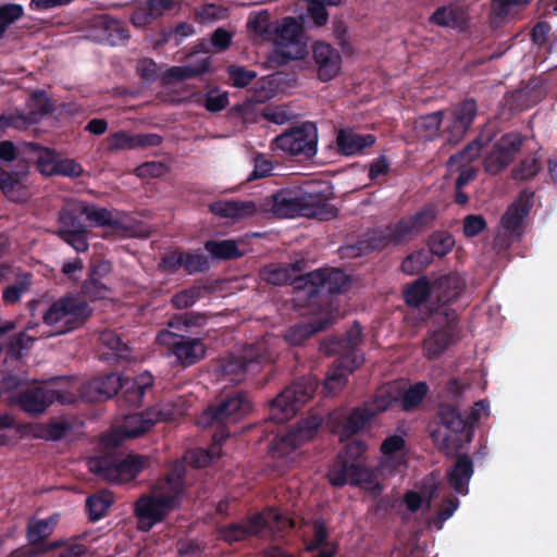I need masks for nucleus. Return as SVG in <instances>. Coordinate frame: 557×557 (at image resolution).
I'll return each mask as SVG.
<instances>
[{
	"label": "nucleus",
	"instance_id": "obj_1",
	"mask_svg": "<svg viewBox=\"0 0 557 557\" xmlns=\"http://www.w3.org/2000/svg\"><path fill=\"white\" fill-rule=\"evenodd\" d=\"M361 342L362 327L359 322L355 321L345 334L330 337L322 344L321 349L325 354L338 355L324 381L323 388L327 395L335 394L343 388L348 375L363 363V355L358 349Z\"/></svg>",
	"mask_w": 557,
	"mask_h": 557
},
{
	"label": "nucleus",
	"instance_id": "obj_2",
	"mask_svg": "<svg viewBox=\"0 0 557 557\" xmlns=\"http://www.w3.org/2000/svg\"><path fill=\"white\" fill-rule=\"evenodd\" d=\"M184 491V470H173L166 478L159 481L151 495H143L135 503L137 528L141 532H149L157 523L180 505V497Z\"/></svg>",
	"mask_w": 557,
	"mask_h": 557
},
{
	"label": "nucleus",
	"instance_id": "obj_3",
	"mask_svg": "<svg viewBox=\"0 0 557 557\" xmlns=\"http://www.w3.org/2000/svg\"><path fill=\"white\" fill-rule=\"evenodd\" d=\"M272 212L278 218L305 216L329 221L337 209L329 202L323 191H307L299 187L282 188L271 196Z\"/></svg>",
	"mask_w": 557,
	"mask_h": 557
},
{
	"label": "nucleus",
	"instance_id": "obj_4",
	"mask_svg": "<svg viewBox=\"0 0 557 557\" xmlns=\"http://www.w3.org/2000/svg\"><path fill=\"white\" fill-rule=\"evenodd\" d=\"M295 300L307 306H321L327 295L342 294L350 285L341 269H319L294 277Z\"/></svg>",
	"mask_w": 557,
	"mask_h": 557
},
{
	"label": "nucleus",
	"instance_id": "obj_5",
	"mask_svg": "<svg viewBox=\"0 0 557 557\" xmlns=\"http://www.w3.org/2000/svg\"><path fill=\"white\" fill-rule=\"evenodd\" d=\"M433 424L430 436L436 448L446 455L455 454L472 441V425L449 404L438 406Z\"/></svg>",
	"mask_w": 557,
	"mask_h": 557
},
{
	"label": "nucleus",
	"instance_id": "obj_6",
	"mask_svg": "<svg viewBox=\"0 0 557 557\" xmlns=\"http://www.w3.org/2000/svg\"><path fill=\"white\" fill-rule=\"evenodd\" d=\"M275 45L270 60L278 66H284L290 61L301 60L307 54V45L304 41V27L293 16H286L276 21L271 38Z\"/></svg>",
	"mask_w": 557,
	"mask_h": 557
},
{
	"label": "nucleus",
	"instance_id": "obj_7",
	"mask_svg": "<svg viewBox=\"0 0 557 557\" xmlns=\"http://www.w3.org/2000/svg\"><path fill=\"white\" fill-rule=\"evenodd\" d=\"M173 419V410L165 407H150L139 413L126 414L121 425L107 431V450L117 448L125 440L143 436L159 422Z\"/></svg>",
	"mask_w": 557,
	"mask_h": 557
},
{
	"label": "nucleus",
	"instance_id": "obj_8",
	"mask_svg": "<svg viewBox=\"0 0 557 557\" xmlns=\"http://www.w3.org/2000/svg\"><path fill=\"white\" fill-rule=\"evenodd\" d=\"M275 351L269 341L261 339L247 345L239 356L230 355L221 362L222 374L230 381L239 383L247 373L259 372L264 364L274 360Z\"/></svg>",
	"mask_w": 557,
	"mask_h": 557
},
{
	"label": "nucleus",
	"instance_id": "obj_9",
	"mask_svg": "<svg viewBox=\"0 0 557 557\" xmlns=\"http://www.w3.org/2000/svg\"><path fill=\"white\" fill-rule=\"evenodd\" d=\"M154 379L145 371L129 377L107 373V400L114 398L116 406L122 410L137 409L143 405L145 395L153 386Z\"/></svg>",
	"mask_w": 557,
	"mask_h": 557
},
{
	"label": "nucleus",
	"instance_id": "obj_10",
	"mask_svg": "<svg viewBox=\"0 0 557 557\" xmlns=\"http://www.w3.org/2000/svg\"><path fill=\"white\" fill-rule=\"evenodd\" d=\"M317 388L318 381L313 376L294 381L271 400L269 419L276 423L288 421L314 395Z\"/></svg>",
	"mask_w": 557,
	"mask_h": 557
},
{
	"label": "nucleus",
	"instance_id": "obj_11",
	"mask_svg": "<svg viewBox=\"0 0 557 557\" xmlns=\"http://www.w3.org/2000/svg\"><path fill=\"white\" fill-rule=\"evenodd\" d=\"M91 314L87 302L74 295H65L54 300L42 315L44 322L63 334L79 327Z\"/></svg>",
	"mask_w": 557,
	"mask_h": 557
},
{
	"label": "nucleus",
	"instance_id": "obj_12",
	"mask_svg": "<svg viewBox=\"0 0 557 557\" xmlns=\"http://www.w3.org/2000/svg\"><path fill=\"white\" fill-rule=\"evenodd\" d=\"M252 410V401L245 391H234L224 395L218 403L208 406L199 419L203 426L234 423Z\"/></svg>",
	"mask_w": 557,
	"mask_h": 557
},
{
	"label": "nucleus",
	"instance_id": "obj_13",
	"mask_svg": "<svg viewBox=\"0 0 557 557\" xmlns=\"http://www.w3.org/2000/svg\"><path fill=\"white\" fill-rule=\"evenodd\" d=\"M83 215L95 220L99 225L104 224L102 211L90 212L82 203L66 205L59 218L60 227L58 233L60 237L77 251H86L88 248L85 226L81 221Z\"/></svg>",
	"mask_w": 557,
	"mask_h": 557
},
{
	"label": "nucleus",
	"instance_id": "obj_14",
	"mask_svg": "<svg viewBox=\"0 0 557 557\" xmlns=\"http://www.w3.org/2000/svg\"><path fill=\"white\" fill-rule=\"evenodd\" d=\"M329 483L334 487H343L346 484L364 486L372 491L382 492V486L376 480L375 472L358 462L346 460L345 455H337L327 471Z\"/></svg>",
	"mask_w": 557,
	"mask_h": 557
},
{
	"label": "nucleus",
	"instance_id": "obj_15",
	"mask_svg": "<svg viewBox=\"0 0 557 557\" xmlns=\"http://www.w3.org/2000/svg\"><path fill=\"white\" fill-rule=\"evenodd\" d=\"M274 149L283 152L310 159L318 150V128L311 122H305L298 126L290 127L277 135L272 143Z\"/></svg>",
	"mask_w": 557,
	"mask_h": 557
},
{
	"label": "nucleus",
	"instance_id": "obj_16",
	"mask_svg": "<svg viewBox=\"0 0 557 557\" xmlns=\"http://www.w3.org/2000/svg\"><path fill=\"white\" fill-rule=\"evenodd\" d=\"M322 419L309 416L299 420L295 426L284 434H277L270 442L269 453L272 457H285L305 442L311 440L321 426Z\"/></svg>",
	"mask_w": 557,
	"mask_h": 557
},
{
	"label": "nucleus",
	"instance_id": "obj_17",
	"mask_svg": "<svg viewBox=\"0 0 557 557\" xmlns=\"http://www.w3.org/2000/svg\"><path fill=\"white\" fill-rule=\"evenodd\" d=\"M525 140L518 132L504 134L484 157V170L496 175L505 170L516 158Z\"/></svg>",
	"mask_w": 557,
	"mask_h": 557
},
{
	"label": "nucleus",
	"instance_id": "obj_18",
	"mask_svg": "<svg viewBox=\"0 0 557 557\" xmlns=\"http://www.w3.org/2000/svg\"><path fill=\"white\" fill-rule=\"evenodd\" d=\"M157 339L160 344L169 346L171 352L184 366H193L205 357L206 347L199 338H191L163 330Z\"/></svg>",
	"mask_w": 557,
	"mask_h": 557
},
{
	"label": "nucleus",
	"instance_id": "obj_19",
	"mask_svg": "<svg viewBox=\"0 0 557 557\" xmlns=\"http://www.w3.org/2000/svg\"><path fill=\"white\" fill-rule=\"evenodd\" d=\"M73 404L75 395L70 392H62L46 386H33L21 393L18 405L21 408L33 414L42 413L52 403Z\"/></svg>",
	"mask_w": 557,
	"mask_h": 557
},
{
	"label": "nucleus",
	"instance_id": "obj_20",
	"mask_svg": "<svg viewBox=\"0 0 557 557\" xmlns=\"http://www.w3.org/2000/svg\"><path fill=\"white\" fill-rule=\"evenodd\" d=\"M490 139L491 138L487 137L484 140L483 136L480 135L478 138L469 143L461 151L449 157L448 166L450 169L456 166L457 170H460L455 183L456 189H463L466 185L476 177V169L469 166V164L480 156L481 150Z\"/></svg>",
	"mask_w": 557,
	"mask_h": 557
},
{
	"label": "nucleus",
	"instance_id": "obj_21",
	"mask_svg": "<svg viewBox=\"0 0 557 557\" xmlns=\"http://www.w3.org/2000/svg\"><path fill=\"white\" fill-rule=\"evenodd\" d=\"M442 313L445 315L446 325L428 332L423 339V354L432 360L444 354L454 343L457 314L453 309H444Z\"/></svg>",
	"mask_w": 557,
	"mask_h": 557
},
{
	"label": "nucleus",
	"instance_id": "obj_22",
	"mask_svg": "<svg viewBox=\"0 0 557 557\" xmlns=\"http://www.w3.org/2000/svg\"><path fill=\"white\" fill-rule=\"evenodd\" d=\"M478 113V104L473 98H467L450 111V119L446 126L447 140L450 144L459 143L471 127Z\"/></svg>",
	"mask_w": 557,
	"mask_h": 557
},
{
	"label": "nucleus",
	"instance_id": "obj_23",
	"mask_svg": "<svg viewBox=\"0 0 557 557\" xmlns=\"http://www.w3.org/2000/svg\"><path fill=\"white\" fill-rule=\"evenodd\" d=\"M265 527L267 522L263 515L255 513L240 522L218 525L216 533L221 541L232 545L257 535Z\"/></svg>",
	"mask_w": 557,
	"mask_h": 557
},
{
	"label": "nucleus",
	"instance_id": "obj_24",
	"mask_svg": "<svg viewBox=\"0 0 557 557\" xmlns=\"http://www.w3.org/2000/svg\"><path fill=\"white\" fill-rule=\"evenodd\" d=\"M546 90L540 77H532L528 83L504 97V106L510 111L529 109L545 98Z\"/></svg>",
	"mask_w": 557,
	"mask_h": 557
},
{
	"label": "nucleus",
	"instance_id": "obj_25",
	"mask_svg": "<svg viewBox=\"0 0 557 557\" xmlns=\"http://www.w3.org/2000/svg\"><path fill=\"white\" fill-rule=\"evenodd\" d=\"M150 463V457L139 454H128L117 463H112L107 455V481L127 483L135 480Z\"/></svg>",
	"mask_w": 557,
	"mask_h": 557
},
{
	"label": "nucleus",
	"instance_id": "obj_26",
	"mask_svg": "<svg viewBox=\"0 0 557 557\" xmlns=\"http://www.w3.org/2000/svg\"><path fill=\"white\" fill-rule=\"evenodd\" d=\"M312 54L320 81H332L341 73L342 57L331 44L315 41L312 46Z\"/></svg>",
	"mask_w": 557,
	"mask_h": 557
},
{
	"label": "nucleus",
	"instance_id": "obj_27",
	"mask_svg": "<svg viewBox=\"0 0 557 557\" xmlns=\"http://www.w3.org/2000/svg\"><path fill=\"white\" fill-rule=\"evenodd\" d=\"M114 234L121 237H148L149 226L135 220L127 213L107 210V236Z\"/></svg>",
	"mask_w": 557,
	"mask_h": 557
},
{
	"label": "nucleus",
	"instance_id": "obj_28",
	"mask_svg": "<svg viewBox=\"0 0 557 557\" xmlns=\"http://www.w3.org/2000/svg\"><path fill=\"white\" fill-rule=\"evenodd\" d=\"M376 141L373 134H359L351 128H341L336 134V148L345 157L362 154Z\"/></svg>",
	"mask_w": 557,
	"mask_h": 557
},
{
	"label": "nucleus",
	"instance_id": "obj_29",
	"mask_svg": "<svg viewBox=\"0 0 557 557\" xmlns=\"http://www.w3.org/2000/svg\"><path fill=\"white\" fill-rule=\"evenodd\" d=\"M533 193H520L517 201L511 203L502 216V226L509 235H521L522 224L524 218L528 215L531 208V199Z\"/></svg>",
	"mask_w": 557,
	"mask_h": 557
},
{
	"label": "nucleus",
	"instance_id": "obj_30",
	"mask_svg": "<svg viewBox=\"0 0 557 557\" xmlns=\"http://www.w3.org/2000/svg\"><path fill=\"white\" fill-rule=\"evenodd\" d=\"M474 473V465L468 454H459L454 465L447 470L449 486L460 495L469 493V482Z\"/></svg>",
	"mask_w": 557,
	"mask_h": 557
},
{
	"label": "nucleus",
	"instance_id": "obj_31",
	"mask_svg": "<svg viewBox=\"0 0 557 557\" xmlns=\"http://www.w3.org/2000/svg\"><path fill=\"white\" fill-rule=\"evenodd\" d=\"M384 248V237L382 236L381 228L377 227L366 232L356 243L343 246L341 255L344 258H358Z\"/></svg>",
	"mask_w": 557,
	"mask_h": 557
},
{
	"label": "nucleus",
	"instance_id": "obj_32",
	"mask_svg": "<svg viewBox=\"0 0 557 557\" xmlns=\"http://www.w3.org/2000/svg\"><path fill=\"white\" fill-rule=\"evenodd\" d=\"M209 210L221 219L237 221L253 216L257 206L252 201L218 200L209 205Z\"/></svg>",
	"mask_w": 557,
	"mask_h": 557
},
{
	"label": "nucleus",
	"instance_id": "obj_33",
	"mask_svg": "<svg viewBox=\"0 0 557 557\" xmlns=\"http://www.w3.org/2000/svg\"><path fill=\"white\" fill-rule=\"evenodd\" d=\"M374 412L368 410L364 405L354 408L338 424L341 441L348 440L370 425Z\"/></svg>",
	"mask_w": 557,
	"mask_h": 557
},
{
	"label": "nucleus",
	"instance_id": "obj_34",
	"mask_svg": "<svg viewBox=\"0 0 557 557\" xmlns=\"http://www.w3.org/2000/svg\"><path fill=\"white\" fill-rule=\"evenodd\" d=\"M468 11L458 3L441 5L429 16V23L445 28H458L467 23Z\"/></svg>",
	"mask_w": 557,
	"mask_h": 557
},
{
	"label": "nucleus",
	"instance_id": "obj_35",
	"mask_svg": "<svg viewBox=\"0 0 557 557\" xmlns=\"http://www.w3.org/2000/svg\"><path fill=\"white\" fill-rule=\"evenodd\" d=\"M174 7L173 0H146L133 11L131 21L135 26L151 24Z\"/></svg>",
	"mask_w": 557,
	"mask_h": 557
},
{
	"label": "nucleus",
	"instance_id": "obj_36",
	"mask_svg": "<svg viewBox=\"0 0 557 557\" xmlns=\"http://www.w3.org/2000/svg\"><path fill=\"white\" fill-rule=\"evenodd\" d=\"M463 289L465 281L456 273L442 275L433 283L434 294L442 306L456 300L462 294Z\"/></svg>",
	"mask_w": 557,
	"mask_h": 557
},
{
	"label": "nucleus",
	"instance_id": "obj_37",
	"mask_svg": "<svg viewBox=\"0 0 557 557\" xmlns=\"http://www.w3.org/2000/svg\"><path fill=\"white\" fill-rule=\"evenodd\" d=\"M25 150L27 153V163L34 160L38 170L47 176L55 175V168L59 160V154L48 148L41 147L34 143H26Z\"/></svg>",
	"mask_w": 557,
	"mask_h": 557
},
{
	"label": "nucleus",
	"instance_id": "obj_38",
	"mask_svg": "<svg viewBox=\"0 0 557 557\" xmlns=\"http://www.w3.org/2000/svg\"><path fill=\"white\" fill-rule=\"evenodd\" d=\"M29 165L27 162L17 164V170L12 172L0 168V188L10 199L17 201L21 199V181L27 175Z\"/></svg>",
	"mask_w": 557,
	"mask_h": 557
},
{
	"label": "nucleus",
	"instance_id": "obj_39",
	"mask_svg": "<svg viewBox=\"0 0 557 557\" xmlns=\"http://www.w3.org/2000/svg\"><path fill=\"white\" fill-rule=\"evenodd\" d=\"M210 57L202 58L194 64L172 66L166 71L165 77L169 82H183L201 76L210 71Z\"/></svg>",
	"mask_w": 557,
	"mask_h": 557
},
{
	"label": "nucleus",
	"instance_id": "obj_40",
	"mask_svg": "<svg viewBox=\"0 0 557 557\" xmlns=\"http://www.w3.org/2000/svg\"><path fill=\"white\" fill-rule=\"evenodd\" d=\"M432 294H434L433 284L425 276H421L405 288L404 300L407 306L419 308L430 299Z\"/></svg>",
	"mask_w": 557,
	"mask_h": 557
},
{
	"label": "nucleus",
	"instance_id": "obj_41",
	"mask_svg": "<svg viewBox=\"0 0 557 557\" xmlns=\"http://www.w3.org/2000/svg\"><path fill=\"white\" fill-rule=\"evenodd\" d=\"M382 236L384 237L385 248L389 245H399L417 235L410 220L405 216L401 218L396 224H391L385 227H380Z\"/></svg>",
	"mask_w": 557,
	"mask_h": 557
},
{
	"label": "nucleus",
	"instance_id": "obj_42",
	"mask_svg": "<svg viewBox=\"0 0 557 557\" xmlns=\"http://www.w3.org/2000/svg\"><path fill=\"white\" fill-rule=\"evenodd\" d=\"M57 522L58 516L55 515L46 520H29L27 528V540L32 546L30 548H38L44 545V542L51 535Z\"/></svg>",
	"mask_w": 557,
	"mask_h": 557
},
{
	"label": "nucleus",
	"instance_id": "obj_43",
	"mask_svg": "<svg viewBox=\"0 0 557 557\" xmlns=\"http://www.w3.org/2000/svg\"><path fill=\"white\" fill-rule=\"evenodd\" d=\"M33 277L27 272H16L14 281L2 293V299L7 305H13L21 300L22 296L30 290Z\"/></svg>",
	"mask_w": 557,
	"mask_h": 557
},
{
	"label": "nucleus",
	"instance_id": "obj_44",
	"mask_svg": "<svg viewBox=\"0 0 557 557\" xmlns=\"http://www.w3.org/2000/svg\"><path fill=\"white\" fill-rule=\"evenodd\" d=\"M205 249L216 260H235L244 256L234 239H210L205 243Z\"/></svg>",
	"mask_w": 557,
	"mask_h": 557
},
{
	"label": "nucleus",
	"instance_id": "obj_45",
	"mask_svg": "<svg viewBox=\"0 0 557 557\" xmlns=\"http://www.w3.org/2000/svg\"><path fill=\"white\" fill-rule=\"evenodd\" d=\"M327 321H318L315 324L299 323L290 326L285 334L287 343L294 346L301 345L309 339L314 333L326 327Z\"/></svg>",
	"mask_w": 557,
	"mask_h": 557
},
{
	"label": "nucleus",
	"instance_id": "obj_46",
	"mask_svg": "<svg viewBox=\"0 0 557 557\" xmlns=\"http://www.w3.org/2000/svg\"><path fill=\"white\" fill-rule=\"evenodd\" d=\"M428 393L429 385L420 381L410 385L401 395H398V403L405 411H411L420 406Z\"/></svg>",
	"mask_w": 557,
	"mask_h": 557
},
{
	"label": "nucleus",
	"instance_id": "obj_47",
	"mask_svg": "<svg viewBox=\"0 0 557 557\" xmlns=\"http://www.w3.org/2000/svg\"><path fill=\"white\" fill-rule=\"evenodd\" d=\"M275 22L270 20L269 13L267 11H262L256 14H251L248 17L247 26L248 28L265 40H271L273 36Z\"/></svg>",
	"mask_w": 557,
	"mask_h": 557
},
{
	"label": "nucleus",
	"instance_id": "obj_48",
	"mask_svg": "<svg viewBox=\"0 0 557 557\" xmlns=\"http://www.w3.org/2000/svg\"><path fill=\"white\" fill-rule=\"evenodd\" d=\"M443 111H436L420 116L417 121L416 127L419 132L423 133V137L426 140H433L438 135L443 122Z\"/></svg>",
	"mask_w": 557,
	"mask_h": 557
},
{
	"label": "nucleus",
	"instance_id": "obj_49",
	"mask_svg": "<svg viewBox=\"0 0 557 557\" xmlns=\"http://www.w3.org/2000/svg\"><path fill=\"white\" fill-rule=\"evenodd\" d=\"M103 273L100 265H92L90 269V273L85 280L82 292L83 294L95 300L101 299L103 296V284H102Z\"/></svg>",
	"mask_w": 557,
	"mask_h": 557
},
{
	"label": "nucleus",
	"instance_id": "obj_50",
	"mask_svg": "<svg viewBox=\"0 0 557 557\" xmlns=\"http://www.w3.org/2000/svg\"><path fill=\"white\" fill-rule=\"evenodd\" d=\"M399 397L394 394L389 388H380L373 396L370 403L363 404L368 407V410L374 412V417L381 412H384L397 404Z\"/></svg>",
	"mask_w": 557,
	"mask_h": 557
},
{
	"label": "nucleus",
	"instance_id": "obj_51",
	"mask_svg": "<svg viewBox=\"0 0 557 557\" xmlns=\"http://www.w3.org/2000/svg\"><path fill=\"white\" fill-rule=\"evenodd\" d=\"M206 292L205 286L193 285L173 295L171 304L176 309H187L195 305Z\"/></svg>",
	"mask_w": 557,
	"mask_h": 557
},
{
	"label": "nucleus",
	"instance_id": "obj_52",
	"mask_svg": "<svg viewBox=\"0 0 557 557\" xmlns=\"http://www.w3.org/2000/svg\"><path fill=\"white\" fill-rule=\"evenodd\" d=\"M332 34L334 36L335 42L341 47L344 55L352 57L356 54V49L351 41L349 28L344 21L337 20L332 23Z\"/></svg>",
	"mask_w": 557,
	"mask_h": 557
},
{
	"label": "nucleus",
	"instance_id": "obj_53",
	"mask_svg": "<svg viewBox=\"0 0 557 557\" xmlns=\"http://www.w3.org/2000/svg\"><path fill=\"white\" fill-rule=\"evenodd\" d=\"M455 245L453 235L445 231L433 233L428 242L430 252L437 257H444L451 251Z\"/></svg>",
	"mask_w": 557,
	"mask_h": 557
},
{
	"label": "nucleus",
	"instance_id": "obj_54",
	"mask_svg": "<svg viewBox=\"0 0 557 557\" xmlns=\"http://www.w3.org/2000/svg\"><path fill=\"white\" fill-rule=\"evenodd\" d=\"M128 38L129 30L127 25L107 15V44L119 46L125 44Z\"/></svg>",
	"mask_w": 557,
	"mask_h": 557
},
{
	"label": "nucleus",
	"instance_id": "obj_55",
	"mask_svg": "<svg viewBox=\"0 0 557 557\" xmlns=\"http://www.w3.org/2000/svg\"><path fill=\"white\" fill-rule=\"evenodd\" d=\"M183 269L189 275L207 272L210 269L209 258L199 250L185 251Z\"/></svg>",
	"mask_w": 557,
	"mask_h": 557
},
{
	"label": "nucleus",
	"instance_id": "obj_56",
	"mask_svg": "<svg viewBox=\"0 0 557 557\" xmlns=\"http://www.w3.org/2000/svg\"><path fill=\"white\" fill-rule=\"evenodd\" d=\"M228 81L236 88H245L257 77V73L243 65L231 64L226 69Z\"/></svg>",
	"mask_w": 557,
	"mask_h": 557
},
{
	"label": "nucleus",
	"instance_id": "obj_57",
	"mask_svg": "<svg viewBox=\"0 0 557 557\" xmlns=\"http://www.w3.org/2000/svg\"><path fill=\"white\" fill-rule=\"evenodd\" d=\"M107 361L114 357L116 360H127L131 357V350L123 339L115 334L107 330Z\"/></svg>",
	"mask_w": 557,
	"mask_h": 557
},
{
	"label": "nucleus",
	"instance_id": "obj_58",
	"mask_svg": "<svg viewBox=\"0 0 557 557\" xmlns=\"http://www.w3.org/2000/svg\"><path fill=\"white\" fill-rule=\"evenodd\" d=\"M541 170L540 159L536 156H528L512 171L515 180L527 181L533 178Z\"/></svg>",
	"mask_w": 557,
	"mask_h": 557
},
{
	"label": "nucleus",
	"instance_id": "obj_59",
	"mask_svg": "<svg viewBox=\"0 0 557 557\" xmlns=\"http://www.w3.org/2000/svg\"><path fill=\"white\" fill-rule=\"evenodd\" d=\"M313 536L307 544L306 549L308 552L318 550L321 547H329V529L323 519H317L312 524Z\"/></svg>",
	"mask_w": 557,
	"mask_h": 557
},
{
	"label": "nucleus",
	"instance_id": "obj_60",
	"mask_svg": "<svg viewBox=\"0 0 557 557\" xmlns=\"http://www.w3.org/2000/svg\"><path fill=\"white\" fill-rule=\"evenodd\" d=\"M29 114L36 116V123L50 111H52V103L45 92L35 91L33 92L28 102Z\"/></svg>",
	"mask_w": 557,
	"mask_h": 557
},
{
	"label": "nucleus",
	"instance_id": "obj_61",
	"mask_svg": "<svg viewBox=\"0 0 557 557\" xmlns=\"http://www.w3.org/2000/svg\"><path fill=\"white\" fill-rule=\"evenodd\" d=\"M261 274L264 281L275 286L284 285L292 280L290 272L287 268L274 264L265 267Z\"/></svg>",
	"mask_w": 557,
	"mask_h": 557
},
{
	"label": "nucleus",
	"instance_id": "obj_62",
	"mask_svg": "<svg viewBox=\"0 0 557 557\" xmlns=\"http://www.w3.org/2000/svg\"><path fill=\"white\" fill-rule=\"evenodd\" d=\"M429 263L428 256L423 251H417L407 256L401 262V271L406 274H417Z\"/></svg>",
	"mask_w": 557,
	"mask_h": 557
},
{
	"label": "nucleus",
	"instance_id": "obj_63",
	"mask_svg": "<svg viewBox=\"0 0 557 557\" xmlns=\"http://www.w3.org/2000/svg\"><path fill=\"white\" fill-rule=\"evenodd\" d=\"M169 166L160 161H149L138 165L135 169V173L138 177H161L169 173Z\"/></svg>",
	"mask_w": 557,
	"mask_h": 557
},
{
	"label": "nucleus",
	"instance_id": "obj_64",
	"mask_svg": "<svg viewBox=\"0 0 557 557\" xmlns=\"http://www.w3.org/2000/svg\"><path fill=\"white\" fill-rule=\"evenodd\" d=\"M184 250H171L162 257L159 267L164 272L176 273L184 268Z\"/></svg>",
	"mask_w": 557,
	"mask_h": 557
}]
</instances>
